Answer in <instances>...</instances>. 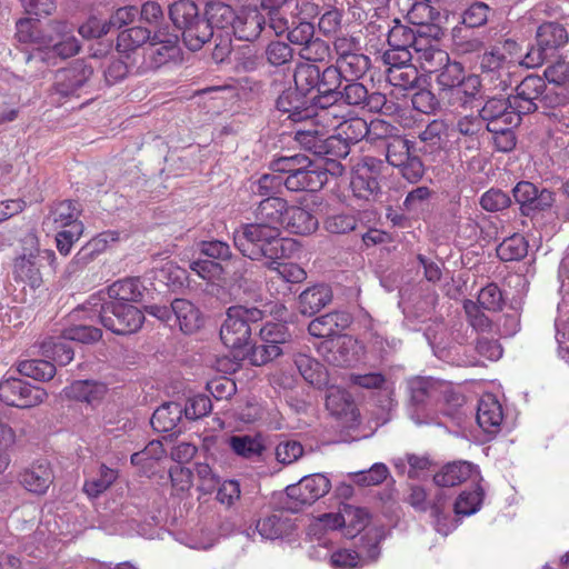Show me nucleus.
Here are the masks:
<instances>
[{"label": "nucleus", "mask_w": 569, "mask_h": 569, "mask_svg": "<svg viewBox=\"0 0 569 569\" xmlns=\"http://www.w3.org/2000/svg\"><path fill=\"white\" fill-rule=\"evenodd\" d=\"M73 317L99 320L106 329L116 335L133 333L144 321L143 312L138 307L123 301L107 302L101 292L90 296L73 311Z\"/></svg>", "instance_id": "nucleus-1"}, {"label": "nucleus", "mask_w": 569, "mask_h": 569, "mask_svg": "<svg viewBox=\"0 0 569 569\" xmlns=\"http://www.w3.org/2000/svg\"><path fill=\"white\" fill-rule=\"evenodd\" d=\"M286 240L276 227L246 223L233 231L234 247L251 260H271V266L286 256Z\"/></svg>", "instance_id": "nucleus-2"}, {"label": "nucleus", "mask_w": 569, "mask_h": 569, "mask_svg": "<svg viewBox=\"0 0 569 569\" xmlns=\"http://www.w3.org/2000/svg\"><path fill=\"white\" fill-rule=\"evenodd\" d=\"M509 97L512 108L521 116L532 113L539 108H558L568 103V92L548 88L545 79L537 74L525 77Z\"/></svg>", "instance_id": "nucleus-3"}, {"label": "nucleus", "mask_w": 569, "mask_h": 569, "mask_svg": "<svg viewBox=\"0 0 569 569\" xmlns=\"http://www.w3.org/2000/svg\"><path fill=\"white\" fill-rule=\"evenodd\" d=\"M169 18L181 31L182 41L191 51L200 50L213 37L208 21L192 0H178L170 4Z\"/></svg>", "instance_id": "nucleus-4"}, {"label": "nucleus", "mask_w": 569, "mask_h": 569, "mask_svg": "<svg viewBox=\"0 0 569 569\" xmlns=\"http://www.w3.org/2000/svg\"><path fill=\"white\" fill-rule=\"evenodd\" d=\"M264 312L258 308L232 306L228 309L227 318L220 329L223 345L230 349H242L251 341L252 330L259 327Z\"/></svg>", "instance_id": "nucleus-5"}, {"label": "nucleus", "mask_w": 569, "mask_h": 569, "mask_svg": "<svg viewBox=\"0 0 569 569\" xmlns=\"http://www.w3.org/2000/svg\"><path fill=\"white\" fill-rule=\"evenodd\" d=\"M52 34L49 38L50 44L43 49H36L26 56L28 64L39 63L43 66H56L57 59H68L80 51V42L73 34V27L66 21H53L51 23Z\"/></svg>", "instance_id": "nucleus-6"}, {"label": "nucleus", "mask_w": 569, "mask_h": 569, "mask_svg": "<svg viewBox=\"0 0 569 569\" xmlns=\"http://www.w3.org/2000/svg\"><path fill=\"white\" fill-rule=\"evenodd\" d=\"M569 41L567 29L559 22H543L537 28L536 44L523 57L521 64L527 68H537L556 54Z\"/></svg>", "instance_id": "nucleus-7"}, {"label": "nucleus", "mask_w": 569, "mask_h": 569, "mask_svg": "<svg viewBox=\"0 0 569 569\" xmlns=\"http://www.w3.org/2000/svg\"><path fill=\"white\" fill-rule=\"evenodd\" d=\"M295 140L306 150L317 156L348 154L347 146L342 143L341 138L330 136L329 129L318 120H312L308 128H301L296 131Z\"/></svg>", "instance_id": "nucleus-8"}, {"label": "nucleus", "mask_w": 569, "mask_h": 569, "mask_svg": "<svg viewBox=\"0 0 569 569\" xmlns=\"http://www.w3.org/2000/svg\"><path fill=\"white\" fill-rule=\"evenodd\" d=\"M428 32L418 31L413 42L415 61L428 73H433L448 62L449 54L439 48L442 31L439 27H427Z\"/></svg>", "instance_id": "nucleus-9"}, {"label": "nucleus", "mask_w": 569, "mask_h": 569, "mask_svg": "<svg viewBox=\"0 0 569 569\" xmlns=\"http://www.w3.org/2000/svg\"><path fill=\"white\" fill-rule=\"evenodd\" d=\"M330 488L331 482L323 473L305 476L297 483L286 488L287 497L292 501L288 508L298 511L305 506H310L327 495Z\"/></svg>", "instance_id": "nucleus-10"}, {"label": "nucleus", "mask_w": 569, "mask_h": 569, "mask_svg": "<svg viewBox=\"0 0 569 569\" xmlns=\"http://www.w3.org/2000/svg\"><path fill=\"white\" fill-rule=\"evenodd\" d=\"M47 397L44 389L22 379L10 377L0 381V400L8 406L31 408L42 403Z\"/></svg>", "instance_id": "nucleus-11"}, {"label": "nucleus", "mask_w": 569, "mask_h": 569, "mask_svg": "<svg viewBox=\"0 0 569 569\" xmlns=\"http://www.w3.org/2000/svg\"><path fill=\"white\" fill-rule=\"evenodd\" d=\"M479 67L483 77L495 82V89L506 91L511 86L517 63L500 49H491L479 57Z\"/></svg>", "instance_id": "nucleus-12"}, {"label": "nucleus", "mask_w": 569, "mask_h": 569, "mask_svg": "<svg viewBox=\"0 0 569 569\" xmlns=\"http://www.w3.org/2000/svg\"><path fill=\"white\" fill-rule=\"evenodd\" d=\"M447 386L438 380L428 377H412L407 380V392L409 395L410 406L415 411L410 412L411 419L416 425L429 423L433 419H420L418 409L439 399Z\"/></svg>", "instance_id": "nucleus-13"}, {"label": "nucleus", "mask_w": 569, "mask_h": 569, "mask_svg": "<svg viewBox=\"0 0 569 569\" xmlns=\"http://www.w3.org/2000/svg\"><path fill=\"white\" fill-rule=\"evenodd\" d=\"M47 261L50 266L56 261V253L50 249L37 250L36 253L18 257L13 263V278L16 281L38 288L42 283L40 272L41 262Z\"/></svg>", "instance_id": "nucleus-14"}, {"label": "nucleus", "mask_w": 569, "mask_h": 569, "mask_svg": "<svg viewBox=\"0 0 569 569\" xmlns=\"http://www.w3.org/2000/svg\"><path fill=\"white\" fill-rule=\"evenodd\" d=\"M323 348L326 349V360L336 367H350L357 363L363 355L362 345L347 335L326 341Z\"/></svg>", "instance_id": "nucleus-15"}, {"label": "nucleus", "mask_w": 569, "mask_h": 569, "mask_svg": "<svg viewBox=\"0 0 569 569\" xmlns=\"http://www.w3.org/2000/svg\"><path fill=\"white\" fill-rule=\"evenodd\" d=\"M513 198L520 204L521 211L529 214L533 211L550 209L556 199L555 193L549 189L539 190L532 182L520 181L512 189Z\"/></svg>", "instance_id": "nucleus-16"}, {"label": "nucleus", "mask_w": 569, "mask_h": 569, "mask_svg": "<svg viewBox=\"0 0 569 569\" xmlns=\"http://www.w3.org/2000/svg\"><path fill=\"white\" fill-rule=\"evenodd\" d=\"M328 171V168L309 159V164L305 169L297 170L284 178V187L295 192H316L327 183Z\"/></svg>", "instance_id": "nucleus-17"}, {"label": "nucleus", "mask_w": 569, "mask_h": 569, "mask_svg": "<svg viewBox=\"0 0 569 569\" xmlns=\"http://www.w3.org/2000/svg\"><path fill=\"white\" fill-rule=\"evenodd\" d=\"M371 60L363 52L349 57L346 61L327 67L325 79L329 84H341L342 80L353 81L362 78L370 69Z\"/></svg>", "instance_id": "nucleus-18"}, {"label": "nucleus", "mask_w": 569, "mask_h": 569, "mask_svg": "<svg viewBox=\"0 0 569 569\" xmlns=\"http://www.w3.org/2000/svg\"><path fill=\"white\" fill-rule=\"evenodd\" d=\"M312 108L309 96L297 89L284 90L276 100V109L293 122L312 119Z\"/></svg>", "instance_id": "nucleus-19"}, {"label": "nucleus", "mask_w": 569, "mask_h": 569, "mask_svg": "<svg viewBox=\"0 0 569 569\" xmlns=\"http://www.w3.org/2000/svg\"><path fill=\"white\" fill-rule=\"evenodd\" d=\"M92 68L82 60L71 67L59 70L56 74L54 89L61 96L74 94L92 76Z\"/></svg>", "instance_id": "nucleus-20"}, {"label": "nucleus", "mask_w": 569, "mask_h": 569, "mask_svg": "<svg viewBox=\"0 0 569 569\" xmlns=\"http://www.w3.org/2000/svg\"><path fill=\"white\" fill-rule=\"evenodd\" d=\"M53 472L47 460H38L24 468L19 475V482L29 492L44 495L53 482Z\"/></svg>", "instance_id": "nucleus-21"}, {"label": "nucleus", "mask_w": 569, "mask_h": 569, "mask_svg": "<svg viewBox=\"0 0 569 569\" xmlns=\"http://www.w3.org/2000/svg\"><path fill=\"white\" fill-rule=\"evenodd\" d=\"M266 27V18L257 8H243L237 12L231 33L241 41H256Z\"/></svg>", "instance_id": "nucleus-22"}, {"label": "nucleus", "mask_w": 569, "mask_h": 569, "mask_svg": "<svg viewBox=\"0 0 569 569\" xmlns=\"http://www.w3.org/2000/svg\"><path fill=\"white\" fill-rule=\"evenodd\" d=\"M232 452L243 459L259 461L266 451V440L261 433L233 435L228 439Z\"/></svg>", "instance_id": "nucleus-23"}, {"label": "nucleus", "mask_w": 569, "mask_h": 569, "mask_svg": "<svg viewBox=\"0 0 569 569\" xmlns=\"http://www.w3.org/2000/svg\"><path fill=\"white\" fill-rule=\"evenodd\" d=\"M326 73L327 68L321 71L320 68L313 63L300 62L296 66L293 72L295 89L309 96L321 87H328L330 84L325 79Z\"/></svg>", "instance_id": "nucleus-24"}, {"label": "nucleus", "mask_w": 569, "mask_h": 569, "mask_svg": "<svg viewBox=\"0 0 569 569\" xmlns=\"http://www.w3.org/2000/svg\"><path fill=\"white\" fill-rule=\"evenodd\" d=\"M350 323L349 313L335 311L313 319L308 326V331L317 338H330L348 328Z\"/></svg>", "instance_id": "nucleus-25"}, {"label": "nucleus", "mask_w": 569, "mask_h": 569, "mask_svg": "<svg viewBox=\"0 0 569 569\" xmlns=\"http://www.w3.org/2000/svg\"><path fill=\"white\" fill-rule=\"evenodd\" d=\"M479 477L478 467L468 461H455L443 466L435 476L433 482L438 487L458 486L472 476Z\"/></svg>", "instance_id": "nucleus-26"}, {"label": "nucleus", "mask_w": 569, "mask_h": 569, "mask_svg": "<svg viewBox=\"0 0 569 569\" xmlns=\"http://www.w3.org/2000/svg\"><path fill=\"white\" fill-rule=\"evenodd\" d=\"M332 300L331 288L325 283L303 290L298 298V309L303 316H313Z\"/></svg>", "instance_id": "nucleus-27"}, {"label": "nucleus", "mask_w": 569, "mask_h": 569, "mask_svg": "<svg viewBox=\"0 0 569 569\" xmlns=\"http://www.w3.org/2000/svg\"><path fill=\"white\" fill-rule=\"evenodd\" d=\"M503 413L500 402L492 396L486 395L479 400L477 422L483 431L495 433L499 430Z\"/></svg>", "instance_id": "nucleus-28"}, {"label": "nucleus", "mask_w": 569, "mask_h": 569, "mask_svg": "<svg viewBox=\"0 0 569 569\" xmlns=\"http://www.w3.org/2000/svg\"><path fill=\"white\" fill-rule=\"evenodd\" d=\"M282 226L291 233L308 236L318 229L319 222L309 210L297 206H287Z\"/></svg>", "instance_id": "nucleus-29"}, {"label": "nucleus", "mask_w": 569, "mask_h": 569, "mask_svg": "<svg viewBox=\"0 0 569 569\" xmlns=\"http://www.w3.org/2000/svg\"><path fill=\"white\" fill-rule=\"evenodd\" d=\"M67 398L93 406L107 393V386L96 380H77L63 389Z\"/></svg>", "instance_id": "nucleus-30"}, {"label": "nucleus", "mask_w": 569, "mask_h": 569, "mask_svg": "<svg viewBox=\"0 0 569 569\" xmlns=\"http://www.w3.org/2000/svg\"><path fill=\"white\" fill-rule=\"evenodd\" d=\"M485 123L490 121L502 120L512 124H520L521 114L515 110L510 103V97L507 99L491 98L486 101L479 112Z\"/></svg>", "instance_id": "nucleus-31"}, {"label": "nucleus", "mask_w": 569, "mask_h": 569, "mask_svg": "<svg viewBox=\"0 0 569 569\" xmlns=\"http://www.w3.org/2000/svg\"><path fill=\"white\" fill-rule=\"evenodd\" d=\"M172 320L179 329L187 333H193L201 327L199 309L187 299H174L172 301Z\"/></svg>", "instance_id": "nucleus-32"}, {"label": "nucleus", "mask_w": 569, "mask_h": 569, "mask_svg": "<svg viewBox=\"0 0 569 569\" xmlns=\"http://www.w3.org/2000/svg\"><path fill=\"white\" fill-rule=\"evenodd\" d=\"M287 202L279 197L263 199L254 211L256 222L263 226L276 227L283 224Z\"/></svg>", "instance_id": "nucleus-33"}, {"label": "nucleus", "mask_w": 569, "mask_h": 569, "mask_svg": "<svg viewBox=\"0 0 569 569\" xmlns=\"http://www.w3.org/2000/svg\"><path fill=\"white\" fill-rule=\"evenodd\" d=\"M182 415L183 410L180 403L167 402L156 409L150 422L158 432H172L181 421Z\"/></svg>", "instance_id": "nucleus-34"}, {"label": "nucleus", "mask_w": 569, "mask_h": 569, "mask_svg": "<svg viewBox=\"0 0 569 569\" xmlns=\"http://www.w3.org/2000/svg\"><path fill=\"white\" fill-rule=\"evenodd\" d=\"M295 365L308 383L319 389L328 385V372L315 358L299 353L295 357Z\"/></svg>", "instance_id": "nucleus-35"}, {"label": "nucleus", "mask_w": 569, "mask_h": 569, "mask_svg": "<svg viewBox=\"0 0 569 569\" xmlns=\"http://www.w3.org/2000/svg\"><path fill=\"white\" fill-rule=\"evenodd\" d=\"M204 19L208 21L212 32L217 28L227 30L229 33L232 31L237 12L223 2H210L207 4Z\"/></svg>", "instance_id": "nucleus-36"}, {"label": "nucleus", "mask_w": 569, "mask_h": 569, "mask_svg": "<svg viewBox=\"0 0 569 569\" xmlns=\"http://www.w3.org/2000/svg\"><path fill=\"white\" fill-rule=\"evenodd\" d=\"M107 302H120L130 303L141 298L142 293L140 290V281L133 278H127L118 280L109 286L107 293H102Z\"/></svg>", "instance_id": "nucleus-37"}, {"label": "nucleus", "mask_w": 569, "mask_h": 569, "mask_svg": "<svg viewBox=\"0 0 569 569\" xmlns=\"http://www.w3.org/2000/svg\"><path fill=\"white\" fill-rule=\"evenodd\" d=\"M118 470L101 463L92 477L83 485V491L89 498H97L107 491L118 479Z\"/></svg>", "instance_id": "nucleus-38"}, {"label": "nucleus", "mask_w": 569, "mask_h": 569, "mask_svg": "<svg viewBox=\"0 0 569 569\" xmlns=\"http://www.w3.org/2000/svg\"><path fill=\"white\" fill-rule=\"evenodd\" d=\"M80 209L77 202L64 200L53 206L46 219L47 223H52L54 228H68L74 223H82L78 220Z\"/></svg>", "instance_id": "nucleus-39"}, {"label": "nucleus", "mask_w": 569, "mask_h": 569, "mask_svg": "<svg viewBox=\"0 0 569 569\" xmlns=\"http://www.w3.org/2000/svg\"><path fill=\"white\" fill-rule=\"evenodd\" d=\"M386 78L391 86L399 87L403 90L420 88L421 83L426 82V80L420 77L415 64L388 68Z\"/></svg>", "instance_id": "nucleus-40"}, {"label": "nucleus", "mask_w": 569, "mask_h": 569, "mask_svg": "<svg viewBox=\"0 0 569 569\" xmlns=\"http://www.w3.org/2000/svg\"><path fill=\"white\" fill-rule=\"evenodd\" d=\"M256 529L263 539H278L291 529L290 519L282 513H273L257 521Z\"/></svg>", "instance_id": "nucleus-41"}, {"label": "nucleus", "mask_w": 569, "mask_h": 569, "mask_svg": "<svg viewBox=\"0 0 569 569\" xmlns=\"http://www.w3.org/2000/svg\"><path fill=\"white\" fill-rule=\"evenodd\" d=\"M331 517L335 519L333 527L347 526L353 535L362 531L370 521L367 509L353 506H347L342 513Z\"/></svg>", "instance_id": "nucleus-42"}, {"label": "nucleus", "mask_w": 569, "mask_h": 569, "mask_svg": "<svg viewBox=\"0 0 569 569\" xmlns=\"http://www.w3.org/2000/svg\"><path fill=\"white\" fill-rule=\"evenodd\" d=\"M408 17L411 23L417 26V31L428 32L427 27H438L432 22L439 17V11L432 6V3L412 0Z\"/></svg>", "instance_id": "nucleus-43"}, {"label": "nucleus", "mask_w": 569, "mask_h": 569, "mask_svg": "<svg viewBox=\"0 0 569 569\" xmlns=\"http://www.w3.org/2000/svg\"><path fill=\"white\" fill-rule=\"evenodd\" d=\"M436 81L442 90H456L462 82L465 69L460 62L450 61L437 70Z\"/></svg>", "instance_id": "nucleus-44"}, {"label": "nucleus", "mask_w": 569, "mask_h": 569, "mask_svg": "<svg viewBox=\"0 0 569 569\" xmlns=\"http://www.w3.org/2000/svg\"><path fill=\"white\" fill-rule=\"evenodd\" d=\"M528 253V242L520 234H513L505 239L497 247V256L502 261H519Z\"/></svg>", "instance_id": "nucleus-45"}, {"label": "nucleus", "mask_w": 569, "mask_h": 569, "mask_svg": "<svg viewBox=\"0 0 569 569\" xmlns=\"http://www.w3.org/2000/svg\"><path fill=\"white\" fill-rule=\"evenodd\" d=\"M150 29L143 27H131L119 32L117 38V49L120 52H128L148 43Z\"/></svg>", "instance_id": "nucleus-46"}, {"label": "nucleus", "mask_w": 569, "mask_h": 569, "mask_svg": "<svg viewBox=\"0 0 569 569\" xmlns=\"http://www.w3.org/2000/svg\"><path fill=\"white\" fill-rule=\"evenodd\" d=\"M180 48L179 42L162 41V44L149 46L148 60L151 68H160L161 66L174 60L179 57Z\"/></svg>", "instance_id": "nucleus-47"}, {"label": "nucleus", "mask_w": 569, "mask_h": 569, "mask_svg": "<svg viewBox=\"0 0 569 569\" xmlns=\"http://www.w3.org/2000/svg\"><path fill=\"white\" fill-rule=\"evenodd\" d=\"M347 142L357 143L370 133V126L360 117L345 118L336 128Z\"/></svg>", "instance_id": "nucleus-48"}, {"label": "nucleus", "mask_w": 569, "mask_h": 569, "mask_svg": "<svg viewBox=\"0 0 569 569\" xmlns=\"http://www.w3.org/2000/svg\"><path fill=\"white\" fill-rule=\"evenodd\" d=\"M411 144L408 139L401 136L390 137L386 142V159L388 163L395 168L402 166L411 156Z\"/></svg>", "instance_id": "nucleus-49"}, {"label": "nucleus", "mask_w": 569, "mask_h": 569, "mask_svg": "<svg viewBox=\"0 0 569 569\" xmlns=\"http://www.w3.org/2000/svg\"><path fill=\"white\" fill-rule=\"evenodd\" d=\"M21 375L34 380H50L56 375V367L52 362L42 359L21 361L18 366Z\"/></svg>", "instance_id": "nucleus-50"}, {"label": "nucleus", "mask_w": 569, "mask_h": 569, "mask_svg": "<svg viewBox=\"0 0 569 569\" xmlns=\"http://www.w3.org/2000/svg\"><path fill=\"white\" fill-rule=\"evenodd\" d=\"M340 84H331L328 87H321L317 90V94L309 97V101H311V106L313 107V114L311 120L319 119V112L326 111L333 103L341 100V96H339L338 88Z\"/></svg>", "instance_id": "nucleus-51"}, {"label": "nucleus", "mask_w": 569, "mask_h": 569, "mask_svg": "<svg viewBox=\"0 0 569 569\" xmlns=\"http://www.w3.org/2000/svg\"><path fill=\"white\" fill-rule=\"evenodd\" d=\"M482 499L483 490L479 486L473 490L462 491L455 502V512L457 515L470 516L479 510Z\"/></svg>", "instance_id": "nucleus-52"}, {"label": "nucleus", "mask_w": 569, "mask_h": 569, "mask_svg": "<svg viewBox=\"0 0 569 569\" xmlns=\"http://www.w3.org/2000/svg\"><path fill=\"white\" fill-rule=\"evenodd\" d=\"M543 79L547 80L550 84H553L552 88L556 90H563L568 92L569 97V63L566 61H557L551 66L547 67L543 71Z\"/></svg>", "instance_id": "nucleus-53"}, {"label": "nucleus", "mask_w": 569, "mask_h": 569, "mask_svg": "<svg viewBox=\"0 0 569 569\" xmlns=\"http://www.w3.org/2000/svg\"><path fill=\"white\" fill-rule=\"evenodd\" d=\"M264 57L269 64L282 67L291 62L293 50L288 43L276 40L268 43L264 49Z\"/></svg>", "instance_id": "nucleus-54"}, {"label": "nucleus", "mask_w": 569, "mask_h": 569, "mask_svg": "<svg viewBox=\"0 0 569 569\" xmlns=\"http://www.w3.org/2000/svg\"><path fill=\"white\" fill-rule=\"evenodd\" d=\"M362 169H355L351 178V187L355 193L360 198H369L378 193L380 186L378 177L363 174Z\"/></svg>", "instance_id": "nucleus-55"}, {"label": "nucleus", "mask_w": 569, "mask_h": 569, "mask_svg": "<svg viewBox=\"0 0 569 569\" xmlns=\"http://www.w3.org/2000/svg\"><path fill=\"white\" fill-rule=\"evenodd\" d=\"M101 427L107 433L118 437V432H124L128 429H131L132 423L127 417L122 415L121 411L114 407H111L104 411L101 420Z\"/></svg>", "instance_id": "nucleus-56"}, {"label": "nucleus", "mask_w": 569, "mask_h": 569, "mask_svg": "<svg viewBox=\"0 0 569 569\" xmlns=\"http://www.w3.org/2000/svg\"><path fill=\"white\" fill-rule=\"evenodd\" d=\"M281 353L282 350L280 346L261 342L259 340V342H254V345L248 350L247 356L252 365L262 366L278 358Z\"/></svg>", "instance_id": "nucleus-57"}, {"label": "nucleus", "mask_w": 569, "mask_h": 569, "mask_svg": "<svg viewBox=\"0 0 569 569\" xmlns=\"http://www.w3.org/2000/svg\"><path fill=\"white\" fill-rule=\"evenodd\" d=\"M463 310L466 312L468 323L476 331H490L492 322L489 317L485 315L483 309L478 303L473 300L467 299L463 302Z\"/></svg>", "instance_id": "nucleus-58"}, {"label": "nucleus", "mask_w": 569, "mask_h": 569, "mask_svg": "<svg viewBox=\"0 0 569 569\" xmlns=\"http://www.w3.org/2000/svg\"><path fill=\"white\" fill-rule=\"evenodd\" d=\"M102 337V331L87 323L74 325L63 331V338L70 341H79L82 343H91L98 341Z\"/></svg>", "instance_id": "nucleus-59"}, {"label": "nucleus", "mask_w": 569, "mask_h": 569, "mask_svg": "<svg viewBox=\"0 0 569 569\" xmlns=\"http://www.w3.org/2000/svg\"><path fill=\"white\" fill-rule=\"evenodd\" d=\"M475 302L483 310L497 312L501 310L503 306V297L496 283H489L480 290L478 299Z\"/></svg>", "instance_id": "nucleus-60"}, {"label": "nucleus", "mask_w": 569, "mask_h": 569, "mask_svg": "<svg viewBox=\"0 0 569 569\" xmlns=\"http://www.w3.org/2000/svg\"><path fill=\"white\" fill-rule=\"evenodd\" d=\"M335 63L346 61L349 57L362 52L359 39L349 36L337 37L333 41Z\"/></svg>", "instance_id": "nucleus-61"}, {"label": "nucleus", "mask_w": 569, "mask_h": 569, "mask_svg": "<svg viewBox=\"0 0 569 569\" xmlns=\"http://www.w3.org/2000/svg\"><path fill=\"white\" fill-rule=\"evenodd\" d=\"M339 96L346 106L363 107V103L369 98L368 89L358 80L349 81L348 84L339 90Z\"/></svg>", "instance_id": "nucleus-62"}, {"label": "nucleus", "mask_w": 569, "mask_h": 569, "mask_svg": "<svg viewBox=\"0 0 569 569\" xmlns=\"http://www.w3.org/2000/svg\"><path fill=\"white\" fill-rule=\"evenodd\" d=\"M329 563L333 569H353L363 566L359 553L347 548L335 550L330 555Z\"/></svg>", "instance_id": "nucleus-63"}, {"label": "nucleus", "mask_w": 569, "mask_h": 569, "mask_svg": "<svg viewBox=\"0 0 569 569\" xmlns=\"http://www.w3.org/2000/svg\"><path fill=\"white\" fill-rule=\"evenodd\" d=\"M299 56L307 62H321L330 56V47L320 38H312L300 48Z\"/></svg>", "instance_id": "nucleus-64"}]
</instances>
